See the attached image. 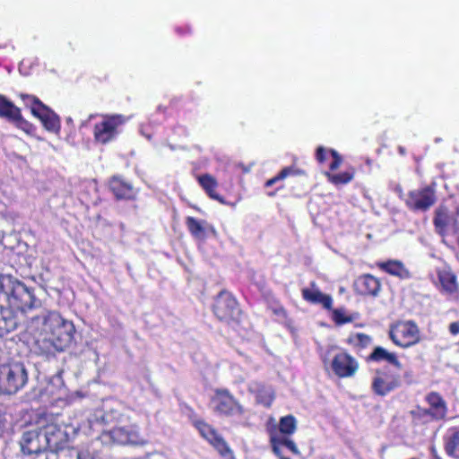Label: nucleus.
<instances>
[{
    "mask_svg": "<svg viewBox=\"0 0 459 459\" xmlns=\"http://www.w3.org/2000/svg\"><path fill=\"white\" fill-rule=\"evenodd\" d=\"M31 325L40 327L34 342V351L47 358L68 349L74 340L75 327L55 310H43L31 318Z\"/></svg>",
    "mask_w": 459,
    "mask_h": 459,
    "instance_id": "f257e3e1",
    "label": "nucleus"
},
{
    "mask_svg": "<svg viewBox=\"0 0 459 459\" xmlns=\"http://www.w3.org/2000/svg\"><path fill=\"white\" fill-rule=\"evenodd\" d=\"M0 304L22 312H28L41 307L32 288L28 287L18 278L0 273Z\"/></svg>",
    "mask_w": 459,
    "mask_h": 459,
    "instance_id": "f03ea898",
    "label": "nucleus"
},
{
    "mask_svg": "<svg viewBox=\"0 0 459 459\" xmlns=\"http://www.w3.org/2000/svg\"><path fill=\"white\" fill-rule=\"evenodd\" d=\"M48 451L56 454V459H93L89 450L74 447L65 448L68 441L66 428L48 424L41 429Z\"/></svg>",
    "mask_w": 459,
    "mask_h": 459,
    "instance_id": "7ed1b4c3",
    "label": "nucleus"
},
{
    "mask_svg": "<svg viewBox=\"0 0 459 459\" xmlns=\"http://www.w3.org/2000/svg\"><path fill=\"white\" fill-rule=\"evenodd\" d=\"M104 425L114 423L115 426L108 430L110 437L114 442L120 445L143 446L146 441L140 437L138 429L134 425H127V418L117 411L105 412L100 416Z\"/></svg>",
    "mask_w": 459,
    "mask_h": 459,
    "instance_id": "20e7f679",
    "label": "nucleus"
},
{
    "mask_svg": "<svg viewBox=\"0 0 459 459\" xmlns=\"http://www.w3.org/2000/svg\"><path fill=\"white\" fill-rule=\"evenodd\" d=\"M29 375L22 361H9L0 366V394L13 395L28 383Z\"/></svg>",
    "mask_w": 459,
    "mask_h": 459,
    "instance_id": "39448f33",
    "label": "nucleus"
},
{
    "mask_svg": "<svg viewBox=\"0 0 459 459\" xmlns=\"http://www.w3.org/2000/svg\"><path fill=\"white\" fill-rule=\"evenodd\" d=\"M297 429L296 418L291 415H286L280 419L279 433H271L270 443L274 455L279 459H290L282 455L283 449H288L291 454L299 455V450L295 442L290 438Z\"/></svg>",
    "mask_w": 459,
    "mask_h": 459,
    "instance_id": "423d86ee",
    "label": "nucleus"
},
{
    "mask_svg": "<svg viewBox=\"0 0 459 459\" xmlns=\"http://www.w3.org/2000/svg\"><path fill=\"white\" fill-rule=\"evenodd\" d=\"M126 121L127 117L123 115H103L101 121L94 125L93 135L95 142L107 144L115 141Z\"/></svg>",
    "mask_w": 459,
    "mask_h": 459,
    "instance_id": "0eeeda50",
    "label": "nucleus"
},
{
    "mask_svg": "<svg viewBox=\"0 0 459 459\" xmlns=\"http://www.w3.org/2000/svg\"><path fill=\"white\" fill-rule=\"evenodd\" d=\"M389 338L396 346L407 349L420 342V328L412 320L398 321L390 326Z\"/></svg>",
    "mask_w": 459,
    "mask_h": 459,
    "instance_id": "6e6552de",
    "label": "nucleus"
},
{
    "mask_svg": "<svg viewBox=\"0 0 459 459\" xmlns=\"http://www.w3.org/2000/svg\"><path fill=\"white\" fill-rule=\"evenodd\" d=\"M401 386L400 374L394 372L390 367L385 366L375 369L370 385L371 391L375 395L385 397Z\"/></svg>",
    "mask_w": 459,
    "mask_h": 459,
    "instance_id": "1a4fd4ad",
    "label": "nucleus"
},
{
    "mask_svg": "<svg viewBox=\"0 0 459 459\" xmlns=\"http://www.w3.org/2000/svg\"><path fill=\"white\" fill-rule=\"evenodd\" d=\"M21 98L25 105L30 108L32 115L41 121L48 131L55 134L59 133L61 128L60 118L53 110L34 96L21 94Z\"/></svg>",
    "mask_w": 459,
    "mask_h": 459,
    "instance_id": "9d476101",
    "label": "nucleus"
},
{
    "mask_svg": "<svg viewBox=\"0 0 459 459\" xmlns=\"http://www.w3.org/2000/svg\"><path fill=\"white\" fill-rule=\"evenodd\" d=\"M213 313L220 321L230 325L238 321L241 311L235 298L223 290L215 299Z\"/></svg>",
    "mask_w": 459,
    "mask_h": 459,
    "instance_id": "9b49d317",
    "label": "nucleus"
},
{
    "mask_svg": "<svg viewBox=\"0 0 459 459\" xmlns=\"http://www.w3.org/2000/svg\"><path fill=\"white\" fill-rule=\"evenodd\" d=\"M212 410L221 416H235L243 413L242 406L227 389H216L211 399Z\"/></svg>",
    "mask_w": 459,
    "mask_h": 459,
    "instance_id": "f8f14e48",
    "label": "nucleus"
},
{
    "mask_svg": "<svg viewBox=\"0 0 459 459\" xmlns=\"http://www.w3.org/2000/svg\"><path fill=\"white\" fill-rule=\"evenodd\" d=\"M331 369L339 378H351L359 371V362L348 351H341L333 357Z\"/></svg>",
    "mask_w": 459,
    "mask_h": 459,
    "instance_id": "ddd939ff",
    "label": "nucleus"
},
{
    "mask_svg": "<svg viewBox=\"0 0 459 459\" xmlns=\"http://www.w3.org/2000/svg\"><path fill=\"white\" fill-rule=\"evenodd\" d=\"M436 200L437 197L434 189L427 186L410 191L407 195L405 204L411 211L426 212L436 203Z\"/></svg>",
    "mask_w": 459,
    "mask_h": 459,
    "instance_id": "4468645a",
    "label": "nucleus"
},
{
    "mask_svg": "<svg viewBox=\"0 0 459 459\" xmlns=\"http://www.w3.org/2000/svg\"><path fill=\"white\" fill-rule=\"evenodd\" d=\"M21 450L24 455H41L48 451L41 429L25 431L20 440Z\"/></svg>",
    "mask_w": 459,
    "mask_h": 459,
    "instance_id": "2eb2a0df",
    "label": "nucleus"
},
{
    "mask_svg": "<svg viewBox=\"0 0 459 459\" xmlns=\"http://www.w3.org/2000/svg\"><path fill=\"white\" fill-rule=\"evenodd\" d=\"M197 429L204 438H205L222 456L226 459H234L232 451L217 431L204 421L195 423Z\"/></svg>",
    "mask_w": 459,
    "mask_h": 459,
    "instance_id": "dca6fc26",
    "label": "nucleus"
},
{
    "mask_svg": "<svg viewBox=\"0 0 459 459\" xmlns=\"http://www.w3.org/2000/svg\"><path fill=\"white\" fill-rule=\"evenodd\" d=\"M459 211L454 213L446 205H439L434 213L433 225L436 232L444 237L447 235L450 229L457 227Z\"/></svg>",
    "mask_w": 459,
    "mask_h": 459,
    "instance_id": "f3484780",
    "label": "nucleus"
},
{
    "mask_svg": "<svg viewBox=\"0 0 459 459\" xmlns=\"http://www.w3.org/2000/svg\"><path fill=\"white\" fill-rule=\"evenodd\" d=\"M302 299L309 304L320 305L325 310H331L333 298L323 293L316 281H311L309 287L301 290Z\"/></svg>",
    "mask_w": 459,
    "mask_h": 459,
    "instance_id": "a211bd4d",
    "label": "nucleus"
},
{
    "mask_svg": "<svg viewBox=\"0 0 459 459\" xmlns=\"http://www.w3.org/2000/svg\"><path fill=\"white\" fill-rule=\"evenodd\" d=\"M353 289L359 295L376 297L381 290V282L372 274L364 273L355 279Z\"/></svg>",
    "mask_w": 459,
    "mask_h": 459,
    "instance_id": "6ab92c4d",
    "label": "nucleus"
},
{
    "mask_svg": "<svg viewBox=\"0 0 459 459\" xmlns=\"http://www.w3.org/2000/svg\"><path fill=\"white\" fill-rule=\"evenodd\" d=\"M439 291L449 297L456 298L459 293V286L456 275L450 269H438L437 271Z\"/></svg>",
    "mask_w": 459,
    "mask_h": 459,
    "instance_id": "aec40b11",
    "label": "nucleus"
},
{
    "mask_svg": "<svg viewBox=\"0 0 459 459\" xmlns=\"http://www.w3.org/2000/svg\"><path fill=\"white\" fill-rule=\"evenodd\" d=\"M424 400L428 404L426 410L437 421L446 419L448 412L447 403L438 392L431 391L428 393Z\"/></svg>",
    "mask_w": 459,
    "mask_h": 459,
    "instance_id": "412c9836",
    "label": "nucleus"
},
{
    "mask_svg": "<svg viewBox=\"0 0 459 459\" xmlns=\"http://www.w3.org/2000/svg\"><path fill=\"white\" fill-rule=\"evenodd\" d=\"M20 322L14 311L0 304V337L17 329Z\"/></svg>",
    "mask_w": 459,
    "mask_h": 459,
    "instance_id": "4be33fe9",
    "label": "nucleus"
},
{
    "mask_svg": "<svg viewBox=\"0 0 459 459\" xmlns=\"http://www.w3.org/2000/svg\"><path fill=\"white\" fill-rule=\"evenodd\" d=\"M366 361L377 363L385 361L397 369H401L403 367L402 362L399 360L395 353L390 352L381 346H376L371 353L366 358Z\"/></svg>",
    "mask_w": 459,
    "mask_h": 459,
    "instance_id": "5701e85b",
    "label": "nucleus"
},
{
    "mask_svg": "<svg viewBox=\"0 0 459 459\" xmlns=\"http://www.w3.org/2000/svg\"><path fill=\"white\" fill-rule=\"evenodd\" d=\"M109 188L117 199H133L135 196L133 186L119 177L110 179Z\"/></svg>",
    "mask_w": 459,
    "mask_h": 459,
    "instance_id": "b1692460",
    "label": "nucleus"
},
{
    "mask_svg": "<svg viewBox=\"0 0 459 459\" xmlns=\"http://www.w3.org/2000/svg\"><path fill=\"white\" fill-rule=\"evenodd\" d=\"M332 157L333 160L329 164V169L335 171L342 163V157L333 149H326L324 146H318L316 150V160L319 164H324L329 158Z\"/></svg>",
    "mask_w": 459,
    "mask_h": 459,
    "instance_id": "393cba45",
    "label": "nucleus"
},
{
    "mask_svg": "<svg viewBox=\"0 0 459 459\" xmlns=\"http://www.w3.org/2000/svg\"><path fill=\"white\" fill-rule=\"evenodd\" d=\"M444 450L453 459H459V427L452 428L444 437Z\"/></svg>",
    "mask_w": 459,
    "mask_h": 459,
    "instance_id": "a878e982",
    "label": "nucleus"
},
{
    "mask_svg": "<svg viewBox=\"0 0 459 459\" xmlns=\"http://www.w3.org/2000/svg\"><path fill=\"white\" fill-rule=\"evenodd\" d=\"M377 265L386 273L399 278H407L410 274L404 264L398 260H388L386 262L379 263Z\"/></svg>",
    "mask_w": 459,
    "mask_h": 459,
    "instance_id": "bb28decb",
    "label": "nucleus"
},
{
    "mask_svg": "<svg viewBox=\"0 0 459 459\" xmlns=\"http://www.w3.org/2000/svg\"><path fill=\"white\" fill-rule=\"evenodd\" d=\"M410 415L411 418V425L413 427H422L437 421L426 408L420 405L411 410L410 411Z\"/></svg>",
    "mask_w": 459,
    "mask_h": 459,
    "instance_id": "cd10ccee",
    "label": "nucleus"
},
{
    "mask_svg": "<svg viewBox=\"0 0 459 459\" xmlns=\"http://www.w3.org/2000/svg\"><path fill=\"white\" fill-rule=\"evenodd\" d=\"M198 182L203 187V189L205 191V193L214 200L219 201L220 203L223 204L224 201L222 197L216 193V188L218 186V183L216 179L211 176L210 174H204L198 177Z\"/></svg>",
    "mask_w": 459,
    "mask_h": 459,
    "instance_id": "c85d7f7f",
    "label": "nucleus"
},
{
    "mask_svg": "<svg viewBox=\"0 0 459 459\" xmlns=\"http://www.w3.org/2000/svg\"><path fill=\"white\" fill-rule=\"evenodd\" d=\"M186 225L195 238L204 239L206 237L208 223L205 221H198L194 217L188 216L186 219Z\"/></svg>",
    "mask_w": 459,
    "mask_h": 459,
    "instance_id": "c756f323",
    "label": "nucleus"
},
{
    "mask_svg": "<svg viewBox=\"0 0 459 459\" xmlns=\"http://www.w3.org/2000/svg\"><path fill=\"white\" fill-rule=\"evenodd\" d=\"M333 171H326L325 176L327 180L334 186H342L350 183L355 176V169L352 168L351 170L342 171L340 173H333Z\"/></svg>",
    "mask_w": 459,
    "mask_h": 459,
    "instance_id": "7c9ffc66",
    "label": "nucleus"
},
{
    "mask_svg": "<svg viewBox=\"0 0 459 459\" xmlns=\"http://www.w3.org/2000/svg\"><path fill=\"white\" fill-rule=\"evenodd\" d=\"M20 108L10 101L5 96L0 94V117L10 121L18 115Z\"/></svg>",
    "mask_w": 459,
    "mask_h": 459,
    "instance_id": "2f4dec72",
    "label": "nucleus"
},
{
    "mask_svg": "<svg viewBox=\"0 0 459 459\" xmlns=\"http://www.w3.org/2000/svg\"><path fill=\"white\" fill-rule=\"evenodd\" d=\"M372 342V338L364 333H351L348 336L346 342L357 349L367 348Z\"/></svg>",
    "mask_w": 459,
    "mask_h": 459,
    "instance_id": "473e14b6",
    "label": "nucleus"
},
{
    "mask_svg": "<svg viewBox=\"0 0 459 459\" xmlns=\"http://www.w3.org/2000/svg\"><path fill=\"white\" fill-rule=\"evenodd\" d=\"M301 173H302L301 170H299L294 167H285L275 177L267 180L264 184V186L265 187L272 186L273 185L286 178L287 177L297 176V175H300Z\"/></svg>",
    "mask_w": 459,
    "mask_h": 459,
    "instance_id": "72a5a7b5",
    "label": "nucleus"
},
{
    "mask_svg": "<svg viewBox=\"0 0 459 459\" xmlns=\"http://www.w3.org/2000/svg\"><path fill=\"white\" fill-rule=\"evenodd\" d=\"M332 319L337 325H342L352 321V316L346 315L343 308L331 309Z\"/></svg>",
    "mask_w": 459,
    "mask_h": 459,
    "instance_id": "f704fd0d",
    "label": "nucleus"
},
{
    "mask_svg": "<svg viewBox=\"0 0 459 459\" xmlns=\"http://www.w3.org/2000/svg\"><path fill=\"white\" fill-rule=\"evenodd\" d=\"M9 122L14 124L18 128L27 133L31 128V125L22 117L21 109L18 110V115L11 118Z\"/></svg>",
    "mask_w": 459,
    "mask_h": 459,
    "instance_id": "c9c22d12",
    "label": "nucleus"
},
{
    "mask_svg": "<svg viewBox=\"0 0 459 459\" xmlns=\"http://www.w3.org/2000/svg\"><path fill=\"white\" fill-rule=\"evenodd\" d=\"M6 429V418L4 413L0 410V437L4 434Z\"/></svg>",
    "mask_w": 459,
    "mask_h": 459,
    "instance_id": "e433bc0d",
    "label": "nucleus"
},
{
    "mask_svg": "<svg viewBox=\"0 0 459 459\" xmlns=\"http://www.w3.org/2000/svg\"><path fill=\"white\" fill-rule=\"evenodd\" d=\"M449 333L452 334V335H457L459 334V321H455V322H452L450 325H449Z\"/></svg>",
    "mask_w": 459,
    "mask_h": 459,
    "instance_id": "4c0bfd02",
    "label": "nucleus"
},
{
    "mask_svg": "<svg viewBox=\"0 0 459 459\" xmlns=\"http://www.w3.org/2000/svg\"><path fill=\"white\" fill-rule=\"evenodd\" d=\"M142 459H167L164 455L160 453H152L148 454L145 456L142 457Z\"/></svg>",
    "mask_w": 459,
    "mask_h": 459,
    "instance_id": "58836bf2",
    "label": "nucleus"
},
{
    "mask_svg": "<svg viewBox=\"0 0 459 459\" xmlns=\"http://www.w3.org/2000/svg\"><path fill=\"white\" fill-rule=\"evenodd\" d=\"M274 313L276 315H282L284 316H286V310L282 307H280L276 308L274 310Z\"/></svg>",
    "mask_w": 459,
    "mask_h": 459,
    "instance_id": "ea45409f",
    "label": "nucleus"
},
{
    "mask_svg": "<svg viewBox=\"0 0 459 459\" xmlns=\"http://www.w3.org/2000/svg\"><path fill=\"white\" fill-rule=\"evenodd\" d=\"M274 192H272V193H268L269 195H274Z\"/></svg>",
    "mask_w": 459,
    "mask_h": 459,
    "instance_id": "a19ab883",
    "label": "nucleus"
},
{
    "mask_svg": "<svg viewBox=\"0 0 459 459\" xmlns=\"http://www.w3.org/2000/svg\"><path fill=\"white\" fill-rule=\"evenodd\" d=\"M43 459H49V458H48V456H44V458H43Z\"/></svg>",
    "mask_w": 459,
    "mask_h": 459,
    "instance_id": "79ce46f5",
    "label": "nucleus"
}]
</instances>
